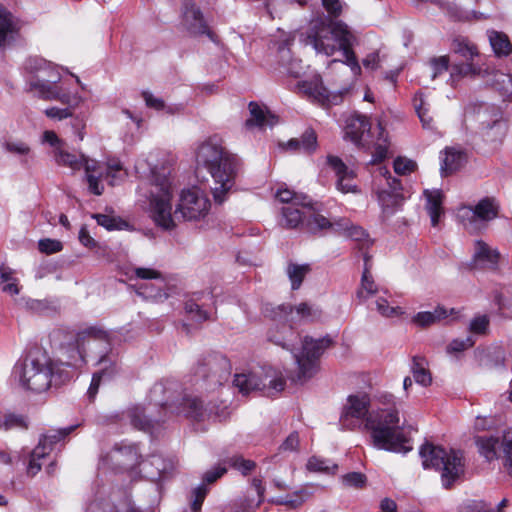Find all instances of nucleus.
Listing matches in <instances>:
<instances>
[{
    "label": "nucleus",
    "instance_id": "13d9d810",
    "mask_svg": "<svg viewBox=\"0 0 512 512\" xmlns=\"http://www.w3.org/2000/svg\"><path fill=\"white\" fill-rule=\"evenodd\" d=\"M366 481V476L360 472H350L341 477V482L346 487L362 488Z\"/></svg>",
    "mask_w": 512,
    "mask_h": 512
},
{
    "label": "nucleus",
    "instance_id": "4c0bfd02",
    "mask_svg": "<svg viewBox=\"0 0 512 512\" xmlns=\"http://www.w3.org/2000/svg\"><path fill=\"white\" fill-rule=\"evenodd\" d=\"M410 370L416 384H430L432 382V376L424 358L414 356Z\"/></svg>",
    "mask_w": 512,
    "mask_h": 512
},
{
    "label": "nucleus",
    "instance_id": "423d86ee",
    "mask_svg": "<svg viewBox=\"0 0 512 512\" xmlns=\"http://www.w3.org/2000/svg\"><path fill=\"white\" fill-rule=\"evenodd\" d=\"M79 372L67 366L62 359L45 358L44 361L31 359L17 363L12 377L19 384H65L74 381Z\"/></svg>",
    "mask_w": 512,
    "mask_h": 512
},
{
    "label": "nucleus",
    "instance_id": "1a4fd4ad",
    "mask_svg": "<svg viewBox=\"0 0 512 512\" xmlns=\"http://www.w3.org/2000/svg\"><path fill=\"white\" fill-rule=\"evenodd\" d=\"M99 345L103 346L102 352L108 351L110 346L108 333L100 328L89 327L76 335L74 343L60 347L58 359H62L67 366L79 372L88 352H92Z\"/></svg>",
    "mask_w": 512,
    "mask_h": 512
},
{
    "label": "nucleus",
    "instance_id": "79ce46f5",
    "mask_svg": "<svg viewBox=\"0 0 512 512\" xmlns=\"http://www.w3.org/2000/svg\"><path fill=\"white\" fill-rule=\"evenodd\" d=\"M310 272V266L308 264H296L289 263L286 268L287 276L291 282L292 290L300 288L304 278Z\"/></svg>",
    "mask_w": 512,
    "mask_h": 512
},
{
    "label": "nucleus",
    "instance_id": "c756f323",
    "mask_svg": "<svg viewBox=\"0 0 512 512\" xmlns=\"http://www.w3.org/2000/svg\"><path fill=\"white\" fill-rule=\"evenodd\" d=\"M423 194L426 199L425 208L430 216L432 226L435 227L443 214V194L438 189L425 190Z\"/></svg>",
    "mask_w": 512,
    "mask_h": 512
},
{
    "label": "nucleus",
    "instance_id": "8fccbe9b",
    "mask_svg": "<svg viewBox=\"0 0 512 512\" xmlns=\"http://www.w3.org/2000/svg\"><path fill=\"white\" fill-rule=\"evenodd\" d=\"M48 455L47 447L44 444L37 445L31 452L27 473L30 476H35L41 470V463L39 462L42 458Z\"/></svg>",
    "mask_w": 512,
    "mask_h": 512
},
{
    "label": "nucleus",
    "instance_id": "20e7f679",
    "mask_svg": "<svg viewBox=\"0 0 512 512\" xmlns=\"http://www.w3.org/2000/svg\"><path fill=\"white\" fill-rule=\"evenodd\" d=\"M196 159L212 177L211 192L214 201L222 204L234 187L240 169L239 158L223 146L219 137L213 136L198 147Z\"/></svg>",
    "mask_w": 512,
    "mask_h": 512
},
{
    "label": "nucleus",
    "instance_id": "c9c22d12",
    "mask_svg": "<svg viewBox=\"0 0 512 512\" xmlns=\"http://www.w3.org/2000/svg\"><path fill=\"white\" fill-rule=\"evenodd\" d=\"M233 389L229 394H234L235 388H238V392L243 397H248L250 395L256 396H266L275 398L279 393L283 391L284 386H229Z\"/></svg>",
    "mask_w": 512,
    "mask_h": 512
},
{
    "label": "nucleus",
    "instance_id": "4468645a",
    "mask_svg": "<svg viewBox=\"0 0 512 512\" xmlns=\"http://www.w3.org/2000/svg\"><path fill=\"white\" fill-rule=\"evenodd\" d=\"M499 204L494 198L485 197L474 207L463 206L458 211L464 227L470 232H478L487 227V223L498 216Z\"/></svg>",
    "mask_w": 512,
    "mask_h": 512
},
{
    "label": "nucleus",
    "instance_id": "052dcab7",
    "mask_svg": "<svg viewBox=\"0 0 512 512\" xmlns=\"http://www.w3.org/2000/svg\"><path fill=\"white\" fill-rule=\"evenodd\" d=\"M416 162L413 160L398 157L394 160V171L398 175H407L416 169Z\"/></svg>",
    "mask_w": 512,
    "mask_h": 512
},
{
    "label": "nucleus",
    "instance_id": "7ed1b4c3",
    "mask_svg": "<svg viewBox=\"0 0 512 512\" xmlns=\"http://www.w3.org/2000/svg\"><path fill=\"white\" fill-rule=\"evenodd\" d=\"M306 42L317 53L326 56H332L337 51L342 52L344 60L340 62L349 66L355 75L360 73L361 67L353 50L354 45L357 43V36L343 21H327L322 18L312 20L307 31ZM338 62V60L334 59L330 64Z\"/></svg>",
    "mask_w": 512,
    "mask_h": 512
},
{
    "label": "nucleus",
    "instance_id": "5701e85b",
    "mask_svg": "<svg viewBox=\"0 0 512 512\" xmlns=\"http://www.w3.org/2000/svg\"><path fill=\"white\" fill-rule=\"evenodd\" d=\"M478 365L485 369H496L505 363L506 353L499 345L487 348H477L474 352Z\"/></svg>",
    "mask_w": 512,
    "mask_h": 512
},
{
    "label": "nucleus",
    "instance_id": "bf43d9fd",
    "mask_svg": "<svg viewBox=\"0 0 512 512\" xmlns=\"http://www.w3.org/2000/svg\"><path fill=\"white\" fill-rule=\"evenodd\" d=\"M376 309L383 316L387 318L397 317L402 314V310L398 306H390L388 301L384 298L376 300Z\"/></svg>",
    "mask_w": 512,
    "mask_h": 512
},
{
    "label": "nucleus",
    "instance_id": "0e129e2a",
    "mask_svg": "<svg viewBox=\"0 0 512 512\" xmlns=\"http://www.w3.org/2000/svg\"><path fill=\"white\" fill-rule=\"evenodd\" d=\"M506 125L502 121H494L491 126L487 128L485 136L488 140L496 141L501 140L505 134Z\"/></svg>",
    "mask_w": 512,
    "mask_h": 512
},
{
    "label": "nucleus",
    "instance_id": "f3484780",
    "mask_svg": "<svg viewBox=\"0 0 512 512\" xmlns=\"http://www.w3.org/2000/svg\"><path fill=\"white\" fill-rule=\"evenodd\" d=\"M327 165L334 172L336 177V188L338 191L347 193H359L360 190L355 182L356 174L337 156L328 155Z\"/></svg>",
    "mask_w": 512,
    "mask_h": 512
},
{
    "label": "nucleus",
    "instance_id": "49530a36",
    "mask_svg": "<svg viewBox=\"0 0 512 512\" xmlns=\"http://www.w3.org/2000/svg\"><path fill=\"white\" fill-rule=\"evenodd\" d=\"M129 417L131 424L143 431H148L152 428V420L144 413V408L141 406H134L129 410Z\"/></svg>",
    "mask_w": 512,
    "mask_h": 512
},
{
    "label": "nucleus",
    "instance_id": "69168bd1",
    "mask_svg": "<svg viewBox=\"0 0 512 512\" xmlns=\"http://www.w3.org/2000/svg\"><path fill=\"white\" fill-rule=\"evenodd\" d=\"M116 373V368L114 366L106 367L104 366L99 371L93 373L92 380L90 384L96 385L101 384L102 382H108L113 380V375Z\"/></svg>",
    "mask_w": 512,
    "mask_h": 512
},
{
    "label": "nucleus",
    "instance_id": "f8f14e48",
    "mask_svg": "<svg viewBox=\"0 0 512 512\" xmlns=\"http://www.w3.org/2000/svg\"><path fill=\"white\" fill-rule=\"evenodd\" d=\"M332 344L333 340L329 336L320 339L304 337L301 352L294 354L299 369V380H308L318 372L319 358Z\"/></svg>",
    "mask_w": 512,
    "mask_h": 512
},
{
    "label": "nucleus",
    "instance_id": "3c124183",
    "mask_svg": "<svg viewBox=\"0 0 512 512\" xmlns=\"http://www.w3.org/2000/svg\"><path fill=\"white\" fill-rule=\"evenodd\" d=\"M306 467L309 471L327 474L334 473V470L337 469V465L330 460L317 456L309 458Z\"/></svg>",
    "mask_w": 512,
    "mask_h": 512
},
{
    "label": "nucleus",
    "instance_id": "2eb2a0df",
    "mask_svg": "<svg viewBox=\"0 0 512 512\" xmlns=\"http://www.w3.org/2000/svg\"><path fill=\"white\" fill-rule=\"evenodd\" d=\"M379 174L387 178L389 190H382L378 193V200L382 207V217L390 218L403 205L404 196L401 193L402 187L398 179L390 177V172L386 167L379 168Z\"/></svg>",
    "mask_w": 512,
    "mask_h": 512
},
{
    "label": "nucleus",
    "instance_id": "cd10ccee",
    "mask_svg": "<svg viewBox=\"0 0 512 512\" xmlns=\"http://www.w3.org/2000/svg\"><path fill=\"white\" fill-rule=\"evenodd\" d=\"M499 258L500 254L496 249L491 248L481 240L476 241L473 255L476 267L495 269Z\"/></svg>",
    "mask_w": 512,
    "mask_h": 512
},
{
    "label": "nucleus",
    "instance_id": "a19ab883",
    "mask_svg": "<svg viewBox=\"0 0 512 512\" xmlns=\"http://www.w3.org/2000/svg\"><path fill=\"white\" fill-rule=\"evenodd\" d=\"M490 82L505 99L512 98V76L510 74L496 71L492 74Z\"/></svg>",
    "mask_w": 512,
    "mask_h": 512
},
{
    "label": "nucleus",
    "instance_id": "e433bc0d",
    "mask_svg": "<svg viewBox=\"0 0 512 512\" xmlns=\"http://www.w3.org/2000/svg\"><path fill=\"white\" fill-rule=\"evenodd\" d=\"M449 316L444 307H437L434 311L418 312L412 319L413 323L421 327L430 326Z\"/></svg>",
    "mask_w": 512,
    "mask_h": 512
},
{
    "label": "nucleus",
    "instance_id": "6e6552de",
    "mask_svg": "<svg viewBox=\"0 0 512 512\" xmlns=\"http://www.w3.org/2000/svg\"><path fill=\"white\" fill-rule=\"evenodd\" d=\"M419 454L424 468H434L441 472L444 488L451 486L464 475L463 455L460 451L446 449L430 443L422 445Z\"/></svg>",
    "mask_w": 512,
    "mask_h": 512
},
{
    "label": "nucleus",
    "instance_id": "f257e3e1",
    "mask_svg": "<svg viewBox=\"0 0 512 512\" xmlns=\"http://www.w3.org/2000/svg\"><path fill=\"white\" fill-rule=\"evenodd\" d=\"M371 403L372 398L366 392L349 395L340 415V429L355 430L363 426L370 432L376 448L396 453L411 451L409 438L400 425L399 413L395 409L370 412Z\"/></svg>",
    "mask_w": 512,
    "mask_h": 512
},
{
    "label": "nucleus",
    "instance_id": "dca6fc26",
    "mask_svg": "<svg viewBox=\"0 0 512 512\" xmlns=\"http://www.w3.org/2000/svg\"><path fill=\"white\" fill-rule=\"evenodd\" d=\"M300 93L304 94L311 101L326 107L337 105L342 101L343 93H347V89L339 93L330 92L322 82L319 75L313 76L309 80L301 81L297 84Z\"/></svg>",
    "mask_w": 512,
    "mask_h": 512
},
{
    "label": "nucleus",
    "instance_id": "6e6d98bb",
    "mask_svg": "<svg viewBox=\"0 0 512 512\" xmlns=\"http://www.w3.org/2000/svg\"><path fill=\"white\" fill-rule=\"evenodd\" d=\"M185 310L192 320L203 322L209 318L208 312L204 310L194 299H190L185 303Z\"/></svg>",
    "mask_w": 512,
    "mask_h": 512
},
{
    "label": "nucleus",
    "instance_id": "ea45409f",
    "mask_svg": "<svg viewBox=\"0 0 512 512\" xmlns=\"http://www.w3.org/2000/svg\"><path fill=\"white\" fill-rule=\"evenodd\" d=\"M480 67H478L474 60H466L465 63L454 64L451 68L450 80L452 83L463 77H475L480 74Z\"/></svg>",
    "mask_w": 512,
    "mask_h": 512
},
{
    "label": "nucleus",
    "instance_id": "5fc2aeb1",
    "mask_svg": "<svg viewBox=\"0 0 512 512\" xmlns=\"http://www.w3.org/2000/svg\"><path fill=\"white\" fill-rule=\"evenodd\" d=\"M429 66L431 69V78L434 80L449 69V57L445 55L433 57L429 60Z\"/></svg>",
    "mask_w": 512,
    "mask_h": 512
},
{
    "label": "nucleus",
    "instance_id": "ddd939ff",
    "mask_svg": "<svg viewBox=\"0 0 512 512\" xmlns=\"http://www.w3.org/2000/svg\"><path fill=\"white\" fill-rule=\"evenodd\" d=\"M475 444L487 461L502 458L505 471L512 477V429L505 430L501 436H477Z\"/></svg>",
    "mask_w": 512,
    "mask_h": 512
},
{
    "label": "nucleus",
    "instance_id": "864d4df0",
    "mask_svg": "<svg viewBox=\"0 0 512 512\" xmlns=\"http://www.w3.org/2000/svg\"><path fill=\"white\" fill-rule=\"evenodd\" d=\"M225 462L232 468L240 471L244 476L248 475L256 467V463L254 461L244 459L240 455L231 456Z\"/></svg>",
    "mask_w": 512,
    "mask_h": 512
},
{
    "label": "nucleus",
    "instance_id": "473e14b6",
    "mask_svg": "<svg viewBox=\"0 0 512 512\" xmlns=\"http://www.w3.org/2000/svg\"><path fill=\"white\" fill-rule=\"evenodd\" d=\"M444 158L441 164V173L444 176L452 174L459 170L466 162V155L460 150L447 148L444 152Z\"/></svg>",
    "mask_w": 512,
    "mask_h": 512
},
{
    "label": "nucleus",
    "instance_id": "2f4dec72",
    "mask_svg": "<svg viewBox=\"0 0 512 512\" xmlns=\"http://www.w3.org/2000/svg\"><path fill=\"white\" fill-rule=\"evenodd\" d=\"M141 465V471L146 473L152 480L160 479L173 468L172 463L160 455L151 456L150 460L142 462Z\"/></svg>",
    "mask_w": 512,
    "mask_h": 512
},
{
    "label": "nucleus",
    "instance_id": "09e8293b",
    "mask_svg": "<svg viewBox=\"0 0 512 512\" xmlns=\"http://www.w3.org/2000/svg\"><path fill=\"white\" fill-rule=\"evenodd\" d=\"M276 198L287 205H301L306 206L308 197L303 194H297L287 188L278 189L276 192Z\"/></svg>",
    "mask_w": 512,
    "mask_h": 512
},
{
    "label": "nucleus",
    "instance_id": "680f3d73",
    "mask_svg": "<svg viewBox=\"0 0 512 512\" xmlns=\"http://www.w3.org/2000/svg\"><path fill=\"white\" fill-rule=\"evenodd\" d=\"M0 427L9 430L13 428H27V424L25 418L21 415L8 414L5 415L3 422L0 424Z\"/></svg>",
    "mask_w": 512,
    "mask_h": 512
},
{
    "label": "nucleus",
    "instance_id": "bb28decb",
    "mask_svg": "<svg viewBox=\"0 0 512 512\" xmlns=\"http://www.w3.org/2000/svg\"><path fill=\"white\" fill-rule=\"evenodd\" d=\"M226 471H227L226 467L218 465V466L214 467L213 469L205 472V474L203 476L204 483L199 485L198 487H196L193 490L194 500L191 505V509L193 512H200L202 503L207 494V488H206L205 484L214 483L217 479L222 477L226 473Z\"/></svg>",
    "mask_w": 512,
    "mask_h": 512
},
{
    "label": "nucleus",
    "instance_id": "412c9836",
    "mask_svg": "<svg viewBox=\"0 0 512 512\" xmlns=\"http://www.w3.org/2000/svg\"><path fill=\"white\" fill-rule=\"evenodd\" d=\"M286 380L277 377L276 372L271 367H260L247 373H236L233 384H285Z\"/></svg>",
    "mask_w": 512,
    "mask_h": 512
},
{
    "label": "nucleus",
    "instance_id": "a211bd4d",
    "mask_svg": "<svg viewBox=\"0 0 512 512\" xmlns=\"http://www.w3.org/2000/svg\"><path fill=\"white\" fill-rule=\"evenodd\" d=\"M44 100H57L64 104L65 108L56 106L45 109L44 114L53 120H64L74 115V111L82 102V97L78 93H69L64 90L56 93L55 98H43Z\"/></svg>",
    "mask_w": 512,
    "mask_h": 512
},
{
    "label": "nucleus",
    "instance_id": "72a5a7b5",
    "mask_svg": "<svg viewBox=\"0 0 512 512\" xmlns=\"http://www.w3.org/2000/svg\"><path fill=\"white\" fill-rule=\"evenodd\" d=\"M370 257L364 253V270L361 278V285L357 291V297L366 300L370 296L374 295L378 291L377 284L374 282L371 274H370Z\"/></svg>",
    "mask_w": 512,
    "mask_h": 512
},
{
    "label": "nucleus",
    "instance_id": "4be33fe9",
    "mask_svg": "<svg viewBox=\"0 0 512 512\" xmlns=\"http://www.w3.org/2000/svg\"><path fill=\"white\" fill-rule=\"evenodd\" d=\"M229 367L228 359L220 353L210 352L201 355L194 367V374L205 379L210 373H217Z\"/></svg>",
    "mask_w": 512,
    "mask_h": 512
},
{
    "label": "nucleus",
    "instance_id": "aec40b11",
    "mask_svg": "<svg viewBox=\"0 0 512 512\" xmlns=\"http://www.w3.org/2000/svg\"><path fill=\"white\" fill-rule=\"evenodd\" d=\"M293 310H295L296 315L300 319H304L307 321H315L318 320L322 312L318 307H315L313 305H310L306 302L300 303L298 306L293 308L291 305H279L277 307H272L270 309V305H266L264 312L266 315L272 317V318H281L283 316H287L289 314H292Z\"/></svg>",
    "mask_w": 512,
    "mask_h": 512
},
{
    "label": "nucleus",
    "instance_id": "c85d7f7f",
    "mask_svg": "<svg viewBox=\"0 0 512 512\" xmlns=\"http://www.w3.org/2000/svg\"><path fill=\"white\" fill-rule=\"evenodd\" d=\"M250 118L246 120L247 127L257 126L260 128L272 127L277 123V117L272 115L265 108L256 102L249 104Z\"/></svg>",
    "mask_w": 512,
    "mask_h": 512
},
{
    "label": "nucleus",
    "instance_id": "e2e57ef3",
    "mask_svg": "<svg viewBox=\"0 0 512 512\" xmlns=\"http://www.w3.org/2000/svg\"><path fill=\"white\" fill-rule=\"evenodd\" d=\"M489 328V318L487 315H479L470 322L469 330L475 334H486Z\"/></svg>",
    "mask_w": 512,
    "mask_h": 512
},
{
    "label": "nucleus",
    "instance_id": "f704fd0d",
    "mask_svg": "<svg viewBox=\"0 0 512 512\" xmlns=\"http://www.w3.org/2000/svg\"><path fill=\"white\" fill-rule=\"evenodd\" d=\"M335 220L330 221L323 215L316 212L315 208L310 205L304 227L309 232L316 233L321 230L331 229L336 232Z\"/></svg>",
    "mask_w": 512,
    "mask_h": 512
},
{
    "label": "nucleus",
    "instance_id": "9d476101",
    "mask_svg": "<svg viewBox=\"0 0 512 512\" xmlns=\"http://www.w3.org/2000/svg\"><path fill=\"white\" fill-rule=\"evenodd\" d=\"M25 69L30 74L29 89L39 98H55L56 93L63 91L58 86L61 74L52 63L42 58H29L25 63Z\"/></svg>",
    "mask_w": 512,
    "mask_h": 512
},
{
    "label": "nucleus",
    "instance_id": "774afa93",
    "mask_svg": "<svg viewBox=\"0 0 512 512\" xmlns=\"http://www.w3.org/2000/svg\"><path fill=\"white\" fill-rule=\"evenodd\" d=\"M136 278L150 280V279H160L164 281L161 272L153 268H145V267H135L132 269Z\"/></svg>",
    "mask_w": 512,
    "mask_h": 512
},
{
    "label": "nucleus",
    "instance_id": "a878e982",
    "mask_svg": "<svg viewBox=\"0 0 512 512\" xmlns=\"http://www.w3.org/2000/svg\"><path fill=\"white\" fill-rule=\"evenodd\" d=\"M311 201L307 200L306 206L301 205H286L282 208L281 225L286 228H297L304 226L310 208Z\"/></svg>",
    "mask_w": 512,
    "mask_h": 512
},
{
    "label": "nucleus",
    "instance_id": "338daca9",
    "mask_svg": "<svg viewBox=\"0 0 512 512\" xmlns=\"http://www.w3.org/2000/svg\"><path fill=\"white\" fill-rule=\"evenodd\" d=\"M38 248L42 253L45 254H53L60 252L63 248V245L60 241L54 239H41L38 242Z\"/></svg>",
    "mask_w": 512,
    "mask_h": 512
},
{
    "label": "nucleus",
    "instance_id": "c03bdc74",
    "mask_svg": "<svg viewBox=\"0 0 512 512\" xmlns=\"http://www.w3.org/2000/svg\"><path fill=\"white\" fill-rule=\"evenodd\" d=\"M413 102L415 110L422 123L423 128L432 130L434 128L433 118L429 114V107L423 97V94L417 93L414 97Z\"/></svg>",
    "mask_w": 512,
    "mask_h": 512
},
{
    "label": "nucleus",
    "instance_id": "39448f33",
    "mask_svg": "<svg viewBox=\"0 0 512 512\" xmlns=\"http://www.w3.org/2000/svg\"><path fill=\"white\" fill-rule=\"evenodd\" d=\"M54 157L58 165L69 167L73 171H79L83 168L89 191L98 196L104 191V186L100 182L101 179H110V184L115 185L118 180L123 179L126 175L121 162L117 159L108 160L104 168L96 160L83 154L71 153L63 148L54 151Z\"/></svg>",
    "mask_w": 512,
    "mask_h": 512
},
{
    "label": "nucleus",
    "instance_id": "393cba45",
    "mask_svg": "<svg viewBox=\"0 0 512 512\" xmlns=\"http://www.w3.org/2000/svg\"><path fill=\"white\" fill-rule=\"evenodd\" d=\"M17 35L18 27L13 15L0 4V50L9 47Z\"/></svg>",
    "mask_w": 512,
    "mask_h": 512
},
{
    "label": "nucleus",
    "instance_id": "de8ad7c7",
    "mask_svg": "<svg viewBox=\"0 0 512 512\" xmlns=\"http://www.w3.org/2000/svg\"><path fill=\"white\" fill-rule=\"evenodd\" d=\"M77 425H72L67 428L59 429L56 431H51L48 434L43 435V437L40 439L39 444H44L47 447L48 454L52 450V445L59 442L60 440L64 439L66 436H68Z\"/></svg>",
    "mask_w": 512,
    "mask_h": 512
},
{
    "label": "nucleus",
    "instance_id": "37998d69",
    "mask_svg": "<svg viewBox=\"0 0 512 512\" xmlns=\"http://www.w3.org/2000/svg\"><path fill=\"white\" fill-rule=\"evenodd\" d=\"M453 50L466 60L471 61L479 54L476 45L465 37H457L453 40Z\"/></svg>",
    "mask_w": 512,
    "mask_h": 512
},
{
    "label": "nucleus",
    "instance_id": "6ab92c4d",
    "mask_svg": "<svg viewBox=\"0 0 512 512\" xmlns=\"http://www.w3.org/2000/svg\"><path fill=\"white\" fill-rule=\"evenodd\" d=\"M183 23L191 34H206L212 41L215 40L214 34L208 28L202 12L191 0H185L183 4Z\"/></svg>",
    "mask_w": 512,
    "mask_h": 512
},
{
    "label": "nucleus",
    "instance_id": "0eeeda50",
    "mask_svg": "<svg viewBox=\"0 0 512 512\" xmlns=\"http://www.w3.org/2000/svg\"><path fill=\"white\" fill-rule=\"evenodd\" d=\"M345 136L359 147L374 149L371 164H377L386 158L389 147L388 135L380 122L372 128L367 116L352 114L346 120Z\"/></svg>",
    "mask_w": 512,
    "mask_h": 512
},
{
    "label": "nucleus",
    "instance_id": "b1692460",
    "mask_svg": "<svg viewBox=\"0 0 512 512\" xmlns=\"http://www.w3.org/2000/svg\"><path fill=\"white\" fill-rule=\"evenodd\" d=\"M336 232L344 237L350 238L360 244L361 248H368L372 241L365 230L357 225H354L347 218H339L335 220Z\"/></svg>",
    "mask_w": 512,
    "mask_h": 512
},
{
    "label": "nucleus",
    "instance_id": "58836bf2",
    "mask_svg": "<svg viewBox=\"0 0 512 512\" xmlns=\"http://www.w3.org/2000/svg\"><path fill=\"white\" fill-rule=\"evenodd\" d=\"M489 41L494 53L498 56H507L512 52V45L507 35L497 31L489 32Z\"/></svg>",
    "mask_w": 512,
    "mask_h": 512
},
{
    "label": "nucleus",
    "instance_id": "f03ea898",
    "mask_svg": "<svg viewBox=\"0 0 512 512\" xmlns=\"http://www.w3.org/2000/svg\"><path fill=\"white\" fill-rule=\"evenodd\" d=\"M170 171L163 168L162 172H152L150 189V214L154 222L165 230L175 227L180 218L197 221L204 218L210 210V201L198 188L184 190L179 204L172 215V189L169 180Z\"/></svg>",
    "mask_w": 512,
    "mask_h": 512
},
{
    "label": "nucleus",
    "instance_id": "9b49d317",
    "mask_svg": "<svg viewBox=\"0 0 512 512\" xmlns=\"http://www.w3.org/2000/svg\"><path fill=\"white\" fill-rule=\"evenodd\" d=\"M232 401L229 399L221 400L220 403H209L205 408L198 398L182 396L179 399L166 400L161 405L171 409L178 414H184L195 420H204L206 417L214 415L219 421L226 420L230 415V405Z\"/></svg>",
    "mask_w": 512,
    "mask_h": 512
},
{
    "label": "nucleus",
    "instance_id": "a18cd8bd",
    "mask_svg": "<svg viewBox=\"0 0 512 512\" xmlns=\"http://www.w3.org/2000/svg\"><path fill=\"white\" fill-rule=\"evenodd\" d=\"M112 458L121 462L126 468H132L138 463V453L134 446L116 448Z\"/></svg>",
    "mask_w": 512,
    "mask_h": 512
},
{
    "label": "nucleus",
    "instance_id": "7c9ffc66",
    "mask_svg": "<svg viewBox=\"0 0 512 512\" xmlns=\"http://www.w3.org/2000/svg\"><path fill=\"white\" fill-rule=\"evenodd\" d=\"M286 148L288 150L300 153H313L317 149V136L316 133L307 129L299 138L290 139Z\"/></svg>",
    "mask_w": 512,
    "mask_h": 512
},
{
    "label": "nucleus",
    "instance_id": "603ef678",
    "mask_svg": "<svg viewBox=\"0 0 512 512\" xmlns=\"http://www.w3.org/2000/svg\"><path fill=\"white\" fill-rule=\"evenodd\" d=\"M93 218L96 219L97 223L107 229L108 231L112 230H123L128 227V223L121 220L120 218L106 215V214H95Z\"/></svg>",
    "mask_w": 512,
    "mask_h": 512
},
{
    "label": "nucleus",
    "instance_id": "4d7b16f0",
    "mask_svg": "<svg viewBox=\"0 0 512 512\" xmlns=\"http://www.w3.org/2000/svg\"><path fill=\"white\" fill-rule=\"evenodd\" d=\"M307 2L308 0H266L265 6L269 14L273 17L274 13H279L290 4L298 3L300 6H303Z\"/></svg>",
    "mask_w": 512,
    "mask_h": 512
}]
</instances>
